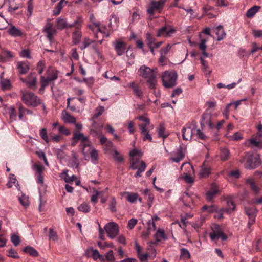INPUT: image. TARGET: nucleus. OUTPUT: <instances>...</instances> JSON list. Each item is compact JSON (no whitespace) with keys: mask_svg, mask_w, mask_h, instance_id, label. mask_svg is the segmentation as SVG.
Listing matches in <instances>:
<instances>
[{"mask_svg":"<svg viewBox=\"0 0 262 262\" xmlns=\"http://www.w3.org/2000/svg\"><path fill=\"white\" fill-rule=\"evenodd\" d=\"M155 230L156 232L154 234L155 241H150L147 243V249L151 251V255L153 257H155L156 256L155 247L157 246L159 243L168 239V236L164 229L159 228L158 229H156Z\"/></svg>","mask_w":262,"mask_h":262,"instance_id":"nucleus-1","label":"nucleus"},{"mask_svg":"<svg viewBox=\"0 0 262 262\" xmlns=\"http://www.w3.org/2000/svg\"><path fill=\"white\" fill-rule=\"evenodd\" d=\"M21 100L28 106L36 107L40 103V100L33 93L27 91H21Z\"/></svg>","mask_w":262,"mask_h":262,"instance_id":"nucleus-2","label":"nucleus"},{"mask_svg":"<svg viewBox=\"0 0 262 262\" xmlns=\"http://www.w3.org/2000/svg\"><path fill=\"white\" fill-rule=\"evenodd\" d=\"M240 162L244 164L246 168L254 169L259 165L260 159L259 156L247 154L241 159Z\"/></svg>","mask_w":262,"mask_h":262,"instance_id":"nucleus-3","label":"nucleus"},{"mask_svg":"<svg viewBox=\"0 0 262 262\" xmlns=\"http://www.w3.org/2000/svg\"><path fill=\"white\" fill-rule=\"evenodd\" d=\"M177 74L174 71H166L162 75L163 85L166 88H172L176 85Z\"/></svg>","mask_w":262,"mask_h":262,"instance_id":"nucleus-4","label":"nucleus"},{"mask_svg":"<svg viewBox=\"0 0 262 262\" xmlns=\"http://www.w3.org/2000/svg\"><path fill=\"white\" fill-rule=\"evenodd\" d=\"M47 72L49 74L51 73L53 75L52 76L47 75L46 77L43 76H41V89L42 90H44L45 88L48 86L51 82L54 81L58 77V70L52 67H49Z\"/></svg>","mask_w":262,"mask_h":262,"instance_id":"nucleus-5","label":"nucleus"},{"mask_svg":"<svg viewBox=\"0 0 262 262\" xmlns=\"http://www.w3.org/2000/svg\"><path fill=\"white\" fill-rule=\"evenodd\" d=\"M82 23V20L81 19L75 20L72 24H68L67 20L61 17H59L56 20L57 28L59 30H63L65 28L73 27H75L76 29H80L81 27Z\"/></svg>","mask_w":262,"mask_h":262,"instance_id":"nucleus-6","label":"nucleus"},{"mask_svg":"<svg viewBox=\"0 0 262 262\" xmlns=\"http://www.w3.org/2000/svg\"><path fill=\"white\" fill-rule=\"evenodd\" d=\"M212 232L210 233V237L212 241H216L221 238L223 241H226L227 235L224 234L221 227L216 224L213 225L211 227Z\"/></svg>","mask_w":262,"mask_h":262,"instance_id":"nucleus-7","label":"nucleus"},{"mask_svg":"<svg viewBox=\"0 0 262 262\" xmlns=\"http://www.w3.org/2000/svg\"><path fill=\"white\" fill-rule=\"evenodd\" d=\"M166 1L167 0H159L158 1L150 0V6L147 10V13L150 15H153L156 11L160 13Z\"/></svg>","mask_w":262,"mask_h":262,"instance_id":"nucleus-8","label":"nucleus"},{"mask_svg":"<svg viewBox=\"0 0 262 262\" xmlns=\"http://www.w3.org/2000/svg\"><path fill=\"white\" fill-rule=\"evenodd\" d=\"M104 229L111 239H114L119 234V226L114 222L106 224L104 227Z\"/></svg>","mask_w":262,"mask_h":262,"instance_id":"nucleus-9","label":"nucleus"},{"mask_svg":"<svg viewBox=\"0 0 262 262\" xmlns=\"http://www.w3.org/2000/svg\"><path fill=\"white\" fill-rule=\"evenodd\" d=\"M42 32L46 34V36L50 43L52 44L54 43V36L56 35L57 33V30L53 24L51 22L47 23L42 30Z\"/></svg>","mask_w":262,"mask_h":262,"instance_id":"nucleus-10","label":"nucleus"},{"mask_svg":"<svg viewBox=\"0 0 262 262\" xmlns=\"http://www.w3.org/2000/svg\"><path fill=\"white\" fill-rule=\"evenodd\" d=\"M130 168L133 170H137L135 174V177H141V173L144 172L146 167V164L143 161L130 160Z\"/></svg>","mask_w":262,"mask_h":262,"instance_id":"nucleus-11","label":"nucleus"},{"mask_svg":"<svg viewBox=\"0 0 262 262\" xmlns=\"http://www.w3.org/2000/svg\"><path fill=\"white\" fill-rule=\"evenodd\" d=\"M176 29L171 25H165L158 30L157 36L170 37L176 32Z\"/></svg>","mask_w":262,"mask_h":262,"instance_id":"nucleus-12","label":"nucleus"},{"mask_svg":"<svg viewBox=\"0 0 262 262\" xmlns=\"http://www.w3.org/2000/svg\"><path fill=\"white\" fill-rule=\"evenodd\" d=\"M185 166L187 170L184 172V179L185 181L189 183L192 184L194 182V179L191 176V174L194 172L193 166L189 163H184L181 166V169Z\"/></svg>","mask_w":262,"mask_h":262,"instance_id":"nucleus-13","label":"nucleus"},{"mask_svg":"<svg viewBox=\"0 0 262 262\" xmlns=\"http://www.w3.org/2000/svg\"><path fill=\"white\" fill-rule=\"evenodd\" d=\"M196 132V128L194 125L192 124H187L184 126L182 130V136L183 139L185 140H190L192 139L193 135Z\"/></svg>","mask_w":262,"mask_h":262,"instance_id":"nucleus-14","label":"nucleus"},{"mask_svg":"<svg viewBox=\"0 0 262 262\" xmlns=\"http://www.w3.org/2000/svg\"><path fill=\"white\" fill-rule=\"evenodd\" d=\"M185 150L180 146L176 151L172 154L173 157L170 158V160L172 162L179 163L182 160L185 156Z\"/></svg>","mask_w":262,"mask_h":262,"instance_id":"nucleus-15","label":"nucleus"},{"mask_svg":"<svg viewBox=\"0 0 262 262\" xmlns=\"http://www.w3.org/2000/svg\"><path fill=\"white\" fill-rule=\"evenodd\" d=\"M138 74L139 76L144 78L151 77L155 74L154 69H150L148 67L143 65L140 67L138 71Z\"/></svg>","mask_w":262,"mask_h":262,"instance_id":"nucleus-16","label":"nucleus"},{"mask_svg":"<svg viewBox=\"0 0 262 262\" xmlns=\"http://www.w3.org/2000/svg\"><path fill=\"white\" fill-rule=\"evenodd\" d=\"M114 47V49L118 56L123 55L125 52H127L126 50V43L122 41L117 40L113 43Z\"/></svg>","mask_w":262,"mask_h":262,"instance_id":"nucleus-17","label":"nucleus"},{"mask_svg":"<svg viewBox=\"0 0 262 262\" xmlns=\"http://www.w3.org/2000/svg\"><path fill=\"white\" fill-rule=\"evenodd\" d=\"M211 115L210 113L206 112L203 114L201 121L202 129L207 125L208 126L209 129H212L214 127L213 124L211 123Z\"/></svg>","mask_w":262,"mask_h":262,"instance_id":"nucleus-18","label":"nucleus"},{"mask_svg":"<svg viewBox=\"0 0 262 262\" xmlns=\"http://www.w3.org/2000/svg\"><path fill=\"white\" fill-rule=\"evenodd\" d=\"M122 196H124L126 200L131 203H135L137 200L140 202H142V199L139 197L137 193L130 192L128 191L122 192L121 193Z\"/></svg>","mask_w":262,"mask_h":262,"instance_id":"nucleus-19","label":"nucleus"},{"mask_svg":"<svg viewBox=\"0 0 262 262\" xmlns=\"http://www.w3.org/2000/svg\"><path fill=\"white\" fill-rule=\"evenodd\" d=\"M82 147V152L85 160H90V154L94 148L91 146L90 142L88 140L84 143L81 144Z\"/></svg>","mask_w":262,"mask_h":262,"instance_id":"nucleus-20","label":"nucleus"},{"mask_svg":"<svg viewBox=\"0 0 262 262\" xmlns=\"http://www.w3.org/2000/svg\"><path fill=\"white\" fill-rule=\"evenodd\" d=\"M246 214L249 217V221L248 223V227H250L255 222V217L257 214V210L255 207L247 208L245 210Z\"/></svg>","mask_w":262,"mask_h":262,"instance_id":"nucleus-21","label":"nucleus"},{"mask_svg":"<svg viewBox=\"0 0 262 262\" xmlns=\"http://www.w3.org/2000/svg\"><path fill=\"white\" fill-rule=\"evenodd\" d=\"M250 146L252 147H256L259 149L262 148V138L257 137L253 135L251 138L247 141Z\"/></svg>","mask_w":262,"mask_h":262,"instance_id":"nucleus-22","label":"nucleus"},{"mask_svg":"<svg viewBox=\"0 0 262 262\" xmlns=\"http://www.w3.org/2000/svg\"><path fill=\"white\" fill-rule=\"evenodd\" d=\"M36 171L35 177L37 183L40 185H42L44 182V176L43 174V167L41 165H35Z\"/></svg>","mask_w":262,"mask_h":262,"instance_id":"nucleus-23","label":"nucleus"},{"mask_svg":"<svg viewBox=\"0 0 262 262\" xmlns=\"http://www.w3.org/2000/svg\"><path fill=\"white\" fill-rule=\"evenodd\" d=\"M86 254L87 256H91L95 260L99 259L100 262L103 260V255L100 254L97 249L89 248L87 250Z\"/></svg>","mask_w":262,"mask_h":262,"instance_id":"nucleus-24","label":"nucleus"},{"mask_svg":"<svg viewBox=\"0 0 262 262\" xmlns=\"http://www.w3.org/2000/svg\"><path fill=\"white\" fill-rule=\"evenodd\" d=\"M225 200L226 201L227 208H224L226 212H227L228 213L230 214L232 212L235 210V205L234 204V202L233 201V199L232 196H228L225 198Z\"/></svg>","mask_w":262,"mask_h":262,"instance_id":"nucleus-25","label":"nucleus"},{"mask_svg":"<svg viewBox=\"0 0 262 262\" xmlns=\"http://www.w3.org/2000/svg\"><path fill=\"white\" fill-rule=\"evenodd\" d=\"M211 172L210 166L206 163H204L200 170L199 175L201 178L207 177Z\"/></svg>","mask_w":262,"mask_h":262,"instance_id":"nucleus-26","label":"nucleus"},{"mask_svg":"<svg viewBox=\"0 0 262 262\" xmlns=\"http://www.w3.org/2000/svg\"><path fill=\"white\" fill-rule=\"evenodd\" d=\"M74 98H69L67 99V107L69 108L71 111L75 112H80L81 110V105L77 104L76 102L74 103H71V101L73 100Z\"/></svg>","mask_w":262,"mask_h":262,"instance_id":"nucleus-27","label":"nucleus"},{"mask_svg":"<svg viewBox=\"0 0 262 262\" xmlns=\"http://www.w3.org/2000/svg\"><path fill=\"white\" fill-rule=\"evenodd\" d=\"M61 119L66 123H75L76 121V118L66 111L62 112Z\"/></svg>","mask_w":262,"mask_h":262,"instance_id":"nucleus-28","label":"nucleus"},{"mask_svg":"<svg viewBox=\"0 0 262 262\" xmlns=\"http://www.w3.org/2000/svg\"><path fill=\"white\" fill-rule=\"evenodd\" d=\"M219 192V188L215 184H213L211 189L206 192V199L210 201Z\"/></svg>","mask_w":262,"mask_h":262,"instance_id":"nucleus-29","label":"nucleus"},{"mask_svg":"<svg viewBox=\"0 0 262 262\" xmlns=\"http://www.w3.org/2000/svg\"><path fill=\"white\" fill-rule=\"evenodd\" d=\"M17 68L21 74H24L28 72L29 66L27 62H18L17 64Z\"/></svg>","mask_w":262,"mask_h":262,"instance_id":"nucleus-30","label":"nucleus"},{"mask_svg":"<svg viewBox=\"0 0 262 262\" xmlns=\"http://www.w3.org/2000/svg\"><path fill=\"white\" fill-rule=\"evenodd\" d=\"M103 260L101 262H116V258L113 250H110L104 255H103Z\"/></svg>","mask_w":262,"mask_h":262,"instance_id":"nucleus-31","label":"nucleus"},{"mask_svg":"<svg viewBox=\"0 0 262 262\" xmlns=\"http://www.w3.org/2000/svg\"><path fill=\"white\" fill-rule=\"evenodd\" d=\"M81 27L80 29H77V30L75 31L72 35V42L74 44H77L80 42L81 37H82V32L80 31Z\"/></svg>","mask_w":262,"mask_h":262,"instance_id":"nucleus-32","label":"nucleus"},{"mask_svg":"<svg viewBox=\"0 0 262 262\" xmlns=\"http://www.w3.org/2000/svg\"><path fill=\"white\" fill-rule=\"evenodd\" d=\"M205 15L208 18H212L217 15V12L211 6H206L204 8Z\"/></svg>","mask_w":262,"mask_h":262,"instance_id":"nucleus-33","label":"nucleus"},{"mask_svg":"<svg viewBox=\"0 0 262 262\" xmlns=\"http://www.w3.org/2000/svg\"><path fill=\"white\" fill-rule=\"evenodd\" d=\"M14 57L13 53L8 50H4L2 51L1 58L3 61H9Z\"/></svg>","mask_w":262,"mask_h":262,"instance_id":"nucleus-34","label":"nucleus"},{"mask_svg":"<svg viewBox=\"0 0 262 262\" xmlns=\"http://www.w3.org/2000/svg\"><path fill=\"white\" fill-rule=\"evenodd\" d=\"M129 155L130 160L137 161L142 157L143 153L140 150L134 149L130 151Z\"/></svg>","mask_w":262,"mask_h":262,"instance_id":"nucleus-35","label":"nucleus"},{"mask_svg":"<svg viewBox=\"0 0 262 262\" xmlns=\"http://www.w3.org/2000/svg\"><path fill=\"white\" fill-rule=\"evenodd\" d=\"M142 11L138 8H134L133 9V12L132 15V23H134L141 19V18Z\"/></svg>","mask_w":262,"mask_h":262,"instance_id":"nucleus-36","label":"nucleus"},{"mask_svg":"<svg viewBox=\"0 0 262 262\" xmlns=\"http://www.w3.org/2000/svg\"><path fill=\"white\" fill-rule=\"evenodd\" d=\"M10 35L13 37L21 36L23 34L21 31L14 26H11L8 30Z\"/></svg>","mask_w":262,"mask_h":262,"instance_id":"nucleus-37","label":"nucleus"},{"mask_svg":"<svg viewBox=\"0 0 262 262\" xmlns=\"http://www.w3.org/2000/svg\"><path fill=\"white\" fill-rule=\"evenodd\" d=\"M260 6H254L248 10L246 12V16L249 18L253 17L255 14L260 10Z\"/></svg>","mask_w":262,"mask_h":262,"instance_id":"nucleus-38","label":"nucleus"},{"mask_svg":"<svg viewBox=\"0 0 262 262\" xmlns=\"http://www.w3.org/2000/svg\"><path fill=\"white\" fill-rule=\"evenodd\" d=\"M73 140H81V144L84 143L88 140L87 137L84 136L83 133L79 132H76L74 133Z\"/></svg>","mask_w":262,"mask_h":262,"instance_id":"nucleus-39","label":"nucleus"},{"mask_svg":"<svg viewBox=\"0 0 262 262\" xmlns=\"http://www.w3.org/2000/svg\"><path fill=\"white\" fill-rule=\"evenodd\" d=\"M210 36H207L203 37L202 34H200V43L199 44V48L201 50H206L207 46L206 43L207 42Z\"/></svg>","mask_w":262,"mask_h":262,"instance_id":"nucleus-40","label":"nucleus"},{"mask_svg":"<svg viewBox=\"0 0 262 262\" xmlns=\"http://www.w3.org/2000/svg\"><path fill=\"white\" fill-rule=\"evenodd\" d=\"M19 119L23 120V117L26 114H32V112L30 110L24 107L21 104H18Z\"/></svg>","mask_w":262,"mask_h":262,"instance_id":"nucleus-41","label":"nucleus"},{"mask_svg":"<svg viewBox=\"0 0 262 262\" xmlns=\"http://www.w3.org/2000/svg\"><path fill=\"white\" fill-rule=\"evenodd\" d=\"M216 34L217 36V40L220 41L226 36V33L222 26L219 25L216 28Z\"/></svg>","mask_w":262,"mask_h":262,"instance_id":"nucleus-42","label":"nucleus"},{"mask_svg":"<svg viewBox=\"0 0 262 262\" xmlns=\"http://www.w3.org/2000/svg\"><path fill=\"white\" fill-rule=\"evenodd\" d=\"M89 28L92 30L94 32H96L95 37H98V33H101L100 23L93 22L92 24L88 25Z\"/></svg>","mask_w":262,"mask_h":262,"instance_id":"nucleus-43","label":"nucleus"},{"mask_svg":"<svg viewBox=\"0 0 262 262\" xmlns=\"http://www.w3.org/2000/svg\"><path fill=\"white\" fill-rule=\"evenodd\" d=\"M4 73H2L0 76L1 79V86L3 90H8L11 88L10 81L9 79H3Z\"/></svg>","mask_w":262,"mask_h":262,"instance_id":"nucleus-44","label":"nucleus"},{"mask_svg":"<svg viewBox=\"0 0 262 262\" xmlns=\"http://www.w3.org/2000/svg\"><path fill=\"white\" fill-rule=\"evenodd\" d=\"M90 159L93 164H97L98 161V152L95 148L90 154Z\"/></svg>","mask_w":262,"mask_h":262,"instance_id":"nucleus-45","label":"nucleus"},{"mask_svg":"<svg viewBox=\"0 0 262 262\" xmlns=\"http://www.w3.org/2000/svg\"><path fill=\"white\" fill-rule=\"evenodd\" d=\"M139 126L141 134L146 133V132H149L150 130L149 127L150 128V129H152L154 128L153 125L150 126V124H139Z\"/></svg>","mask_w":262,"mask_h":262,"instance_id":"nucleus-46","label":"nucleus"},{"mask_svg":"<svg viewBox=\"0 0 262 262\" xmlns=\"http://www.w3.org/2000/svg\"><path fill=\"white\" fill-rule=\"evenodd\" d=\"M230 157L229 150L226 148H223L221 149L220 158L222 161H226Z\"/></svg>","mask_w":262,"mask_h":262,"instance_id":"nucleus-47","label":"nucleus"},{"mask_svg":"<svg viewBox=\"0 0 262 262\" xmlns=\"http://www.w3.org/2000/svg\"><path fill=\"white\" fill-rule=\"evenodd\" d=\"M101 194V192L95 188L93 189V193L91 196V201L94 204H96L98 201V196Z\"/></svg>","mask_w":262,"mask_h":262,"instance_id":"nucleus-48","label":"nucleus"},{"mask_svg":"<svg viewBox=\"0 0 262 262\" xmlns=\"http://www.w3.org/2000/svg\"><path fill=\"white\" fill-rule=\"evenodd\" d=\"M24 251L26 253H29L30 255L33 256H37L38 253L34 248L30 246H27L24 249Z\"/></svg>","mask_w":262,"mask_h":262,"instance_id":"nucleus-49","label":"nucleus"},{"mask_svg":"<svg viewBox=\"0 0 262 262\" xmlns=\"http://www.w3.org/2000/svg\"><path fill=\"white\" fill-rule=\"evenodd\" d=\"M67 4V2L64 0H60L56 7V10L54 11V14L55 15H58L63 8V7Z\"/></svg>","mask_w":262,"mask_h":262,"instance_id":"nucleus-50","label":"nucleus"},{"mask_svg":"<svg viewBox=\"0 0 262 262\" xmlns=\"http://www.w3.org/2000/svg\"><path fill=\"white\" fill-rule=\"evenodd\" d=\"M8 113L10 116V118L12 121L16 120L17 115L14 107L10 106L8 108Z\"/></svg>","mask_w":262,"mask_h":262,"instance_id":"nucleus-51","label":"nucleus"},{"mask_svg":"<svg viewBox=\"0 0 262 262\" xmlns=\"http://www.w3.org/2000/svg\"><path fill=\"white\" fill-rule=\"evenodd\" d=\"M180 256L183 259H187L190 257V254L187 249L181 248L180 249Z\"/></svg>","mask_w":262,"mask_h":262,"instance_id":"nucleus-52","label":"nucleus"},{"mask_svg":"<svg viewBox=\"0 0 262 262\" xmlns=\"http://www.w3.org/2000/svg\"><path fill=\"white\" fill-rule=\"evenodd\" d=\"M158 134L159 137L165 138L168 134L165 132V128L164 125H160L158 129Z\"/></svg>","mask_w":262,"mask_h":262,"instance_id":"nucleus-53","label":"nucleus"},{"mask_svg":"<svg viewBox=\"0 0 262 262\" xmlns=\"http://www.w3.org/2000/svg\"><path fill=\"white\" fill-rule=\"evenodd\" d=\"M202 211H207L209 213H212L215 212L217 210V207L215 205H211L208 206L207 205H204L201 209Z\"/></svg>","mask_w":262,"mask_h":262,"instance_id":"nucleus-54","label":"nucleus"},{"mask_svg":"<svg viewBox=\"0 0 262 262\" xmlns=\"http://www.w3.org/2000/svg\"><path fill=\"white\" fill-rule=\"evenodd\" d=\"M243 134L239 132H235L233 135L229 136L228 138L230 140L238 141L243 138Z\"/></svg>","mask_w":262,"mask_h":262,"instance_id":"nucleus-55","label":"nucleus"},{"mask_svg":"<svg viewBox=\"0 0 262 262\" xmlns=\"http://www.w3.org/2000/svg\"><path fill=\"white\" fill-rule=\"evenodd\" d=\"M79 211L87 213L90 211V206L86 203H83L78 207Z\"/></svg>","mask_w":262,"mask_h":262,"instance_id":"nucleus-56","label":"nucleus"},{"mask_svg":"<svg viewBox=\"0 0 262 262\" xmlns=\"http://www.w3.org/2000/svg\"><path fill=\"white\" fill-rule=\"evenodd\" d=\"M19 200L21 204L25 207L28 206L29 205V198L24 194H21L19 197Z\"/></svg>","mask_w":262,"mask_h":262,"instance_id":"nucleus-57","label":"nucleus"},{"mask_svg":"<svg viewBox=\"0 0 262 262\" xmlns=\"http://www.w3.org/2000/svg\"><path fill=\"white\" fill-rule=\"evenodd\" d=\"M68 170H65L60 174L61 179H63L66 182L70 183L72 182V180L71 179L70 177L68 174Z\"/></svg>","mask_w":262,"mask_h":262,"instance_id":"nucleus-58","label":"nucleus"},{"mask_svg":"<svg viewBox=\"0 0 262 262\" xmlns=\"http://www.w3.org/2000/svg\"><path fill=\"white\" fill-rule=\"evenodd\" d=\"M98 245L99 247L101 249H105L106 248H113L114 247V244L112 242H104L101 243L100 242H98Z\"/></svg>","mask_w":262,"mask_h":262,"instance_id":"nucleus-59","label":"nucleus"},{"mask_svg":"<svg viewBox=\"0 0 262 262\" xmlns=\"http://www.w3.org/2000/svg\"><path fill=\"white\" fill-rule=\"evenodd\" d=\"M148 227L147 229L143 231L141 234V237L143 239H147L151 235V230L152 226L150 225H147Z\"/></svg>","mask_w":262,"mask_h":262,"instance_id":"nucleus-60","label":"nucleus"},{"mask_svg":"<svg viewBox=\"0 0 262 262\" xmlns=\"http://www.w3.org/2000/svg\"><path fill=\"white\" fill-rule=\"evenodd\" d=\"M113 157L114 160L118 163H121L123 161V156L116 150L113 152Z\"/></svg>","mask_w":262,"mask_h":262,"instance_id":"nucleus-61","label":"nucleus"},{"mask_svg":"<svg viewBox=\"0 0 262 262\" xmlns=\"http://www.w3.org/2000/svg\"><path fill=\"white\" fill-rule=\"evenodd\" d=\"M247 183L250 185V187H251V188L252 189V190L255 193H258L259 191V188L255 185L252 179H249L247 180Z\"/></svg>","mask_w":262,"mask_h":262,"instance_id":"nucleus-62","label":"nucleus"},{"mask_svg":"<svg viewBox=\"0 0 262 262\" xmlns=\"http://www.w3.org/2000/svg\"><path fill=\"white\" fill-rule=\"evenodd\" d=\"M45 61L43 60L39 61L37 63L36 69L39 74H41L43 73L45 68Z\"/></svg>","mask_w":262,"mask_h":262,"instance_id":"nucleus-63","label":"nucleus"},{"mask_svg":"<svg viewBox=\"0 0 262 262\" xmlns=\"http://www.w3.org/2000/svg\"><path fill=\"white\" fill-rule=\"evenodd\" d=\"M29 80L26 81L27 85L30 87L34 86L36 83V78L31 74L29 75Z\"/></svg>","mask_w":262,"mask_h":262,"instance_id":"nucleus-64","label":"nucleus"}]
</instances>
